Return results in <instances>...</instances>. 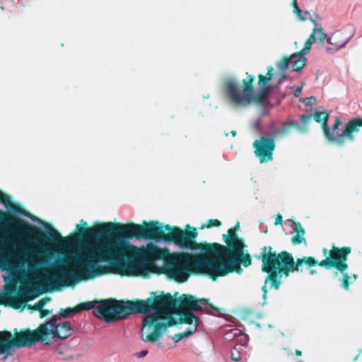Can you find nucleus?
Segmentation results:
<instances>
[{
	"label": "nucleus",
	"instance_id": "nucleus-1",
	"mask_svg": "<svg viewBox=\"0 0 362 362\" xmlns=\"http://www.w3.org/2000/svg\"><path fill=\"white\" fill-rule=\"evenodd\" d=\"M0 201L6 209L12 213L24 215L33 222L40 223L48 235L34 228L28 227L30 233L35 234L40 242L49 250L57 252L58 255L68 259L65 264H56L45 267H55L53 271L60 267L69 269V275H61L60 279H68L69 283L58 284L59 286H71L83 279H92L101 275L103 267L102 262H109L114 272L120 275L134 276L146 270L148 256L151 258L162 255L153 243H148L146 247H136L132 244L127 237L113 234L107 230L103 235L97 230L90 231L100 225L98 224L86 230H83L87 223L81 220L76 226L78 233L63 238L62 235L51 225L30 214L27 211L13 208L10 197L0 190ZM54 255L52 252H51Z\"/></svg>",
	"mask_w": 362,
	"mask_h": 362
},
{
	"label": "nucleus",
	"instance_id": "nucleus-2",
	"mask_svg": "<svg viewBox=\"0 0 362 362\" xmlns=\"http://www.w3.org/2000/svg\"><path fill=\"white\" fill-rule=\"evenodd\" d=\"M0 251H6L5 255L0 254V270L6 272L4 275L6 283L16 284L18 276H21V283L33 284L39 279L47 291H52L60 283L67 284L68 279H60L61 275H69L70 271L66 267H60L51 273L45 272V267L56 264H65L68 259L40 246L36 247L25 244L17 239L0 237Z\"/></svg>",
	"mask_w": 362,
	"mask_h": 362
},
{
	"label": "nucleus",
	"instance_id": "nucleus-3",
	"mask_svg": "<svg viewBox=\"0 0 362 362\" xmlns=\"http://www.w3.org/2000/svg\"><path fill=\"white\" fill-rule=\"evenodd\" d=\"M147 301H123L106 299L95 306V302H86L78 305L76 311L93 309V314L103 317L106 322L124 320L134 313H148L142 320L141 337L144 341L156 342L165 332L170 325L169 315L177 310L176 300L168 294L148 305Z\"/></svg>",
	"mask_w": 362,
	"mask_h": 362
},
{
	"label": "nucleus",
	"instance_id": "nucleus-4",
	"mask_svg": "<svg viewBox=\"0 0 362 362\" xmlns=\"http://www.w3.org/2000/svg\"><path fill=\"white\" fill-rule=\"evenodd\" d=\"M182 234L174 238V244L181 250L185 252L182 254L170 255L167 257V252L161 250L158 245L153 243L158 250L162 252L159 258L157 255L152 258L149 255L147 262L146 270L138 273L134 276H142L146 277L151 272L150 263L155 264L158 260H163L164 273L177 282H185L189 277L190 271L196 273L204 274L211 277L212 273V251L217 252L215 247L218 245L211 243H199L195 239L198 233L196 229L193 231H185L181 229Z\"/></svg>",
	"mask_w": 362,
	"mask_h": 362
},
{
	"label": "nucleus",
	"instance_id": "nucleus-5",
	"mask_svg": "<svg viewBox=\"0 0 362 362\" xmlns=\"http://www.w3.org/2000/svg\"><path fill=\"white\" fill-rule=\"evenodd\" d=\"M239 227L237 225L228 230V234H224L223 239L229 247L218 244L215 247L217 252L212 251V273L211 278L216 280L218 276H223L233 271L240 273L242 269L240 264L245 267L251 264V258L249 254L244 252L245 244L238 238L235 230Z\"/></svg>",
	"mask_w": 362,
	"mask_h": 362
},
{
	"label": "nucleus",
	"instance_id": "nucleus-6",
	"mask_svg": "<svg viewBox=\"0 0 362 362\" xmlns=\"http://www.w3.org/2000/svg\"><path fill=\"white\" fill-rule=\"evenodd\" d=\"M261 257L262 262V270L270 273L267 275L264 285L262 288L264 300L267 298V286L269 288H274L278 290L283 274L288 276L291 271H301L300 267L303 264L310 267L317 264V262L311 257L298 259L296 263H295L290 253L284 251L276 255L275 252H272L271 247L262 248Z\"/></svg>",
	"mask_w": 362,
	"mask_h": 362
},
{
	"label": "nucleus",
	"instance_id": "nucleus-7",
	"mask_svg": "<svg viewBox=\"0 0 362 362\" xmlns=\"http://www.w3.org/2000/svg\"><path fill=\"white\" fill-rule=\"evenodd\" d=\"M95 230L103 235L105 233L107 230L112 233L117 232L119 235L127 237L129 241L133 236H136L138 238L151 239L156 242L168 243H174V238L177 239L179 235L182 234L181 228L178 227L172 228L169 225L163 226L158 222H151L150 223L144 222L143 226L133 223L121 224L108 222L90 229V231Z\"/></svg>",
	"mask_w": 362,
	"mask_h": 362
},
{
	"label": "nucleus",
	"instance_id": "nucleus-8",
	"mask_svg": "<svg viewBox=\"0 0 362 362\" xmlns=\"http://www.w3.org/2000/svg\"><path fill=\"white\" fill-rule=\"evenodd\" d=\"M58 317L54 315L49 321L40 325L34 332L26 330L16 333L15 350L23 346H31L35 342L50 345L58 339H65L74 333V329L70 322H58Z\"/></svg>",
	"mask_w": 362,
	"mask_h": 362
},
{
	"label": "nucleus",
	"instance_id": "nucleus-9",
	"mask_svg": "<svg viewBox=\"0 0 362 362\" xmlns=\"http://www.w3.org/2000/svg\"><path fill=\"white\" fill-rule=\"evenodd\" d=\"M180 302L179 308L183 311V322L189 325V327L182 332L175 334L171 338L173 341L177 343L181 339L188 337L194 334L200 323V320L194 314V311H203L205 313L220 317V310L208 303L205 298L196 299L192 296L183 295L178 300Z\"/></svg>",
	"mask_w": 362,
	"mask_h": 362
},
{
	"label": "nucleus",
	"instance_id": "nucleus-10",
	"mask_svg": "<svg viewBox=\"0 0 362 362\" xmlns=\"http://www.w3.org/2000/svg\"><path fill=\"white\" fill-rule=\"evenodd\" d=\"M254 79V76L247 75V78L242 81L241 84L232 76L225 79L224 90L232 105L243 107L260 101V97L253 90Z\"/></svg>",
	"mask_w": 362,
	"mask_h": 362
},
{
	"label": "nucleus",
	"instance_id": "nucleus-11",
	"mask_svg": "<svg viewBox=\"0 0 362 362\" xmlns=\"http://www.w3.org/2000/svg\"><path fill=\"white\" fill-rule=\"evenodd\" d=\"M341 124L339 117L335 118L332 130L329 128L327 123L324 124V134L328 140L340 145L346 140L352 141L354 139V134L357 133L359 127H362V117L350 119L343 128L340 129L339 126Z\"/></svg>",
	"mask_w": 362,
	"mask_h": 362
},
{
	"label": "nucleus",
	"instance_id": "nucleus-12",
	"mask_svg": "<svg viewBox=\"0 0 362 362\" xmlns=\"http://www.w3.org/2000/svg\"><path fill=\"white\" fill-rule=\"evenodd\" d=\"M350 251L349 248H342L340 250L337 247H333V249L330 252V256L333 260L329 258H326L320 263V265L327 267V268L331 267H335L343 274L341 286L346 290L349 289V281L352 279L354 281L356 279V275L350 276L346 273H344V271L348 268L347 264L344 262L346 259V255L350 252Z\"/></svg>",
	"mask_w": 362,
	"mask_h": 362
},
{
	"label": "nucleus",
	"instance_id": "nucleus-13",
	"mask_svg": "<svg viewBox=\"0 0 362 362\" xmlns=\"http://www.w3.org/2000/svg\"><path fill=\"white\" fill-rule=\"evenodd\" d=\"M314 35L310 36L305 42L304 47L299 53L293 54L289 58L284 57L281 62L276 63V66L281 73H284L287 69L292 71H298L306 64L307 59L305 55L311 49L312 45L315 42Z\"/></svg>",
	"mask_w": 362,
	"mask_h": 362
},
{
	"label": "nucleus",
	"instance_id": "nucleus-14",
	"mask_svg": "<svg viewBox=\"0 0 362 362\" xmlns=\"http://www.w3.org/2000/svg\"><path fill=\"white\" fill-rule=\"evenodd\" d=\"M314 35L310 36L305 42L304 47L299 53L293 54L289 58L284 57L281 62L276 63V66L281 73H284L287 69L292 71H298L306 64L307 59L305 55L311 49L312 45L315 42Z\"/></svg>",
	"mask_w": 362,
	"mask_h": 362
},
{
	"label": "nucleus",
	"instance_id": "nucleus-15",
	"mask_svg": "<svg viewBox=\"0 0 362 362\" xmlns=\"http://www.w3.org/2000/svg\"><path fill=\"white\" fill-rule=\"evenodd\" d=\"M252 146L255 148V155L259 158L261 163L272 160V154L275 148L274 138L265 134L259 139L255 140Z\"/></svg>",
	"mask_w": 362,
	"mask_h": 362
},
{
	"label": "nucleus",
	"instance_id": "nucleus-16",
	"mask_svg": "<svg viewBox=\"0 0 362 362\" xmlns=\"http://www.w3.org/2000/svg\"><path fill=\"white\" fill-rule=\"evenodd\" d=\"M15 352V337L8 331L0 332V360L6 361L13 358Z\"/></svg>",
	"mask_w": 362,
	"mask_h": 362
},
{
	"label": "nucleus",
	"instance_id": "nucleus-17",
	"mask_svg": "<svg viewBox=\"0 0 362 362\" xmlns=\"http://www.w3.org/2000/svg\"><path fill=\"white\" fill-rule=\"evenodd\" d=\"M313 118L312 113H305L302 115L298 119H292L287 121L288 123V129L290 127H294L298 132L305 133L308 131V124Z\"/></svg>",
	"mask_w": 362,
	"mask_h": 362
},
{
	"label": "nucleus",
	"instance_id": "nucleus-18",
	"mask_svg": "<svg viewBox=\"0 0 362 362\" xmlns=\"http://www.w3.org/2000/svg\"><path fill=\"white\" fill-rule=\"evenodd\" d=\"M291 227L293 228V236H292V243L293 245H299L300 243H304L306 245V240L304 237L305 230L301 226V225L298 223H296L293 221H291Z\"/></svg>",
	"mask_w": 362,
	"mask_h": 362
},
{
	"label": "nucleus",
	"instance_id": "nucleus-19",
	"mask_svg": "<svg viewBox=\"0 0 362 362\" xmlns=\"http://www.w3.org/2000/svg\"><path fill=\"white\" fill-rule=\"evenodd\" d=\"M272 74L270 71L267 73V76L262 75L259 76V95L261 98H266L270 93L272 88L271 86H267L268 82L271 80Z\"/></svg>",
	"mask_w": 362,
	"mask_h": 362
},
{
	"label": "nucleus",
	"instance_id": "nucleus-20",
	"mask_svg": "<svg viewBox=\"0 0 362 362\" xmlns=\"http://www.w3.org/2000/svg\"><path fill=\"white\" fill-rule=\"evenodd\" d=\"M0 301L5 305L11 306L15 309L25 306V300L19 296H8Z\"/></svg>",
	"mask_w": 362,
	"mask_h": 362
},
{
	"label": "nucleus",
	"instance_id": "nucleus-21",
	"mask_svg": "<svg viewBox=\"0 0 362 362\" xmlns=\"http://www.w3.org/2000/svg\"><path fill=\"white\" fill-rule=\"evenodd\" d=\"M19 293L24 298L23 300H25V303L28 300L35 298L40 293L38 290L36 288L24 286H21L19 288Z\"/></svg>",
	"mask_w": 362,
	"mask_h": 362
},
{
	"label": "nucleus",
	"instance_id": "nucleus-22",
	"mask_svg": "<svg viewBox=\"0 0 362 362\" xmlns=\"http://www.w3.org/2000/svg\"><path fill=\"white\" fill-rule=\"evenodd\" d=\"M288 123L284 122L283 123L282 128H276L274 126V124L273 122H272L269 127V129L270 131V134L269 136L270 137L274 138L279 135L286 134L288 132Z\"/></svg>",
	"mask_w": 362,
	"mask_h": 362
},
{
	"label": "nucleus",
	"instance_id": "nucleus-23",
	"mask_svg": "<svg viewBox=\"0 0 362 362\" xmlns=\"http://www.w3.org/2000/svg\"><path fill=\"white\" fill-rule=\"evenodd\" d=\"M313 23L315 24V28L313 30L311 35H314L315 41L319 40L320 42H322L327 37V34L323 32L321 26L317 28V24L316 21H313Z\"/></svg>",
	"mask_w": 362,
	"mask_h": 362
},
{
	"label": "nucleus",
	"instance_id": "nucleus-24",
	"mask_svg": "<svg viewBox=\"0 0 362 362\" xmlns=\"http://www.w3.org/2000/svg\"><path fill=\"white\" fill-rule=\"evenodd\" d=\"M11 286H8L4 285L2 290L0 291V300L4 299V298L8 297V296L12 294L16 291L15 285L17 284L9 283Z\"/></svg>",
	"mask_w": 362,
	"mask_h": 362
},
{
	"label": "nucleus",
	"instance_id": "nucleus-25",
	"mask_svg": "<svg viewBox=\"0 0 362 362\" xmlns=\"http://www.w3.org/2000/svg\"><path fill=\"white\" fill-rule=\"evenodd\" d=\"M242 347L243 344H240L235 345L231 349L230 358L232 360L235 361H238L241 358L242 354L240 350L242 349Z\"/></svg>",
	"mask_w": 362,
	"mask_h": 362
},
{
	"label": "nucleus",
	"instance_id": "nucleus-26",
	"mask_svg": "<svg viewBox=\"0 0 362 362\" xmlns=\"http://www.w3.org/2000/svg\"><path fill=\"white\" fill-rule=\"evenodd\" d=\"M313 118L317 122H323V124L325 123H327V119L329 118V115L326 112H315L313 115Z\"/></svg>",
	"mask_w": 362,
	"mask_h": 362
},
{
	"label": "nucleus",
	"instance_id": "nucleus-27",
	"mask_svg": "<svg viewBox=\"0 0 362 362\" xmlns=\"http://www.w3.org/2000/svg\"><path fill=\"white\" fill-rule=\"evenodd\" d=\"M293 12L297 14L299 19L300 20H305L307 18V16L309 15V13L308 11H303L300 10L299 6L297 4V0H293Z\"/></svg>",
	"mask_w": 362,
	"mask_h": 362
},
{
	"label": "nucleus",
	"instance_id": "nucleus-28",
	"mask_svg": "<svg viewBox=\"0 0 362 362\" xmlns=\"http://www.w3.org/2000/svg\"><path fill=\"white\" fill-rule=\"evenodd\" d=\"M262 120L261 118H257L251 125V128L258 134H262V129L261 127Z\"/></svg>",
	"mask_w": 362,
	"mask_h": 362
},
{
	"label": "nucleus",
	"instance_id": "nucleus-29",
	"mask_svg": "<svg viewBox=\"0 0 362 362\" xmlns=\"http://www.w3.org/2000/svg\"><path fill=\"white\" fill-rule=\"evenodd\" d=\"M76 313V309L74 310L72 308H66L64 310L62 309L61 311L59 312V314H60L61 317L66 318L71 315L75 314Z\"/></svg>",
	"mask_w": 362,
	"mask_h": 362
},
{
	"label": "nucleus",
	"instance_id": "nucleus-30",
	"mask_svg": "<svg viewBox=\"0 0 362 362\" xmlns=\"http://www.w3.org/2000/svg\"><path fill=\"white\" fill-rule=\"evenodd\" d=\"M221 225V222L216 219H210L208 221L207 224H204L201 228H204L205 227L209 228L211 226H219Z\"/></svg>",
	"mask_w": 362,
	"mask_h": 362
},
{
	"label": "nucleus",
	"instance_id": "nucleus-31",
	"mask_svg": "<svg viewBox=\"0 0 362 362\" xmlns=\"http://www.w3.org/2000/svg\"><path fill=\"white\" fill-rule=\"evenodd\" d=\"M354 33H355V30H354V29H353L351 35L342 44H341L339 45H336V48L334 50L337 51L341 48H344L346 45V44L349 42V40L351 39V37L354 36Z\"/></svg>",
	"mask_w": 362,
	"mask_h": 362
},
{
	"label": "nucleus",
	"instance_id": "nucleus-32",
	"mask_svg": "<svg viewBox=\"0 0 362 362\" xmlns=\"http://www.w3.org/2000/svg\"><path fill=\"white\" fill-rule=\"evenodd\" d=\"M47 300L46 299H42L40 300L35 306V309L37 310H41V308L44 307V305L46 304Z\"/></svg>",
	"mask_w": 362,
	"mask_h": 362
},
{
	"label": "nucleus",
	"instance_id": "nucleus-33",
	"mask_svg": "<svg viewBox=\"0 0 362 362\" xmlns=\"http://www.w3.org/2000/svg\"><path fill=\"white\" fill-rule=\"evenodd\" d=\"M315 101H316V98L315 97L312 96V97L305 98L304 100V103H305V105H310L315 103Z\"/></svg>",
	"mask_w": 362,
	"mask_h": 362
},
{
	"label": "nucleus",
	"instance_id": "nucleus-34",
	"mask_svg": "<svg viewBox=\"0 0 362 362\" xmlns=\"http://www.w3.org/2000/svg\"><path fill=\"white\" fill-rule=\"evenodd\" d=\"M305 84V83H302L301 86H298V87H296L294 93H293V95L295 97H298L300 93H301V90H302V88H303V85Z\"/></svg>",
	"mask_w": 362,
	"mask_h": 362
},
{
	"label": "nucleus",
	"instance_id": "nucleus-35",
	"mask_svg": "<svg viewBox=\"0 0 362 362\" xmlns=\"http://www.w3.org/2000/svg\"><path fill=\"white\" fill-rule=\"evenodd\" d=\"M148 350H142L141 351L136 353L135 356L137 358H142L146 356L148 354Z\"/></svg>",
	"mask_w": 362,
	"mask_h": 362
},
{
	"label": "nucleus",
	"instance_id": "nucleus-36",
	"mask_svg": "<svg viewBox=\"0 0 362 362\" xmlns=\"http://www.w3.org/2000/svg\"><path fill=\"white\" fill-rule=\"evenodd\" d=\"M282 217L280 215H278L275 220V225H279L282 223Z\"/></svg>",
	"mask_w": 362,
	"mask_h": 362
},
{
	"label": "nucleus",
	"instance_id": "nucleus-37",
	"mask_svg": "<svg viewBox=\"0 0 362 362\" xmlns=\"http://www.w3.org/2000/svg\"><path fill=\"white\" fill-rule=\"evenodd\" d=\"M40 313H41L40 317H44L45 316L49 315V311L47 310H41Z\"/></svg>",
	"mask_w": 362,
	"mask_h": 362
},
{
	"label": "nucleus",
	"instance_id": "nucleus-38",
	"mask_svg": "<svg viewBox=\"0 0 362 362\" xmlns=\"http://www.w3.org/2000/svg\"><path fill=\"white\" fill-rule=\"evenodd\" d=\"M4 234L6 235H11V236H14L15 235V233L10 230H8V229H6L4 230Z\"/></svg>",
	"mask_w": 362,
	"mask_h": 362
},
{
	"label": "nucleus",
	"instance_id": "nucleus-39",
	"mask_svg": "<svg viewBox=\"0 0 362 362\" xmlns=\"http://www.w3.org/2000/svg\"><path fill=\"white\" fill-rule=\"evenodd\" d=\"M156 345H157V346H158V348H160V349H163V343H161V342H158V343H157V344H156Z\"/></svg>",
	"mask_w": 362,
	"mask_h": 362
},
{
	"label": "nucleus",
	"instance_id": "nucleus-40",
	"mask_svg": "<svg viewBox=\"0 0 362 362\" xmlns=\"http://www.w3.org/2000/svg\"><path fill=\"white\" fill-rule=\"evenodd\" d=\"M296 354L298 355V356H300L301 355V351H299V350H296Z\"/></svg>",
	"mask_w": 362,
	"mask_h": 362
},
{
	"label": "nucleus",
	"instance_id": "nucleus-41",
	"mask_svg": "<svg viewBox=\"0 0 362 362\" xmlns=\"http://www.w3.org/2000/svg\"><path fill=\"white\" fill-rule=\"evenodd\" d=\"M327 41L328 44L333 45V43L331 41V38L330 37L327 38Z\"/></svg>",
	"mask_w": 362,
	"mask_h": 362
},
{
	"label": "nucleus",
	"instance_id": "nucleus-42",
	"mask_svg": "<svg viewBox=\"0 0 362 362\" xmlns=\"http://www.w3.org/2000/svg\"><path fill=\"white\" fill-rule=\"evenodd\" d=\"M230 134H231V135H232L233 136H235L236 135V132H235V131H234V130H233V131H231V132H230Z\"/></svg>",
	"mask_w": 362,
	"mask_h": 362
},
{
	"label": "nucleus",
	"instance_id": "nucleus-43",
	"mask_svg": "<svg viewBox=\"0 0 362 362\" xmlns=\"http://www.w3.org/2000/svg\"><path fill=\"white\" fill-rule=\"evenodd\" d=\"M327 52L330 53V52H332V48H330V47H327Z\"/></svg>",
	"mask_w": 362,
	"mask_h": 362
},
{
	"label": "nucleus",
	"instance_id": "nucleus-44",
	"mask_svg": "<svg viewBox=\"0 0 362 362\" xmlns=\"http://www.w3.org/2000/svg\"><path fill=\"white\" fill-rule=\"evenodd\" d=\"M310 274H314L316 273V271L314 269H312V270H310Z\"/></svg>",
	"mask_w": 362,
	"mask_h": 362
},
{
	"label": "nucleus",
	"instance_id": "nucleus-45",
	"mask_svg": "<svg viewBox=\"0 0 362 362\" xmlns=\"http://www.w3.org/2000/svg\"><path fill=\"white\" fill-rule=\"evenodd\" d=\"M189 228H191V227H190L189 225H187V226H186V230H187V229H189Z\"/></svg>",
	"mask_w": 362,
	"mask_h": 362
},
{
	"label": "nucleus",
	"instance_id": "nucleus-46",
	"mask_svg": "<svg viewBox=\"0 0 362 362\" xmlns=\"http://www.w3.org/2000/svg\"><path fill=\"white\" fill-rule=\"evenodd\" d=\"M57 351H59V354H62V352L59 351V349H57Z\"/></svg>",
	"mask_w": 362,
	"mask_h": 362
}]
</instances>
